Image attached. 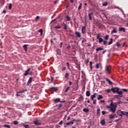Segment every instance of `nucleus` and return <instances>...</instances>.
<instances>
[{
  "instance_id": "1",
  "label": "nucleus",
  "mask_w": 128,
  "mask_h": 128,
  "mask_svg": "<svg viewBox=\"0 0 128 128\" xmlns=\"http://www.w3.org/2000/svg\"><path fill=\"white\" fill-rule=\"evenodd\" d=\"M116 106H118V103H114V102H112V100H111L110 106L108 105L106 106V108H110L109 112H112V114H114V112H116Z\"/></svg>"
},
{
  "instance_id": "2",
  "label": "nucleus",
  "mask_w": 128,
  "mask_h": 128,
  "mask_svg": "<svg viewBox=\"0 0 128 128\" xmlns=\"http://www.w3.org/2000/svg\"><path fill=\"white\" fill-rule=\"evenodd\" d=\"M104 72L106 74L110 76L112 73V66L110 65H106L104 68Z\"/></svg>"
},
{
  "instance_id": "3",
  "label": "nucleus",
  "mask_w": 128,
  "mask_h": 128,
  "mask_svg": "<svg viewBox=\"0 0 128 128\" xmlns=\"http://www.w3.org/2000/svg\"><path fill=\"white\" fill-rule=\"evenodd\" d=\"M32 76V72L30 71V68H28L26 72L24 74V76H26L28 75Z\"/></svg>"
},
{
  "instance_id": "4",
  "label": "nucleus",
  "mask_w": 128,
  "mask_h": 128,
  "mask_svg": "<svg viewBox=\"0 0 128 128\" xmlns=\"http://www.w3.org/2000/svg\"><path fill=\"white\" fill-rule=\"evenodd\" d=\"M53 102L54 104H57L58 102H65L66 100L62 101L60 100V98H57L53 99Z\"/></svg>"
},
{
  "instance_id": "5",
  "label": "nucleus",
  "mask_w": 128,
  "mask_h": 128,
  "mask_svg": "<svg viewBox=\"0 0 128 128\" xmlns=\"http://www.w3.org/2000/svg\"><path fill=\"white\" fill-rule=\"evenodd\" d=\"M111 90L112 92H114V94H117L118 92V90H120V88H118V87H114L113 88H111Z\"/></svg>"
},
{
  "instance_id": "6",
  "label": "nucleus",
  "mask_w": 128,
  "mask_h": 128,
  "mask_svg": "<svg viewBox=\"0 0 128 128\" xmlns=\"http://www.w3.org/2000/svg\"><path fill=\"white\" fill-rule=\"evenodd\" d=\"M96 38L97 40H98L100 44L104 42V39H102V38H100V34H97Z\"/></svg>"
},
{
  "instance_id": "7",
  "label": "nucleus",
  "mask_w": 128,
  "mask_h": 128,
  "mask_svg": "<svg viewBox=\"0 0 128 128\" xmlns=\"http://www.w3.org/2000/svg\"><path fill=\"white\" fill-rule=\"evenodd\" d=\"M86 32V27L84 26H82V34H84Z\"/></svg>"
},
{
  "instance_id": "8",
  "label": "nucleus",
  "mask_w": 128,
  "mask_h": 128,
  "mask_svg": "<svg viewBox=\"0 0 128 128\" xmlns=\"http://www.w3.org/2000/svg\"><path fill=\"white\" fill-rule=\"evenodd\" d=\"M50 90L52 92H58V87H52Z\"/></svg>"
},
{
  "instance_id": "9",
  "label": "nucleus",
  "mask_w": 128,
  "mask_h": 128,
  "mask_svg": "<svg viewBox=\"0 0 128 128\" xmlns=\"http://www.w3.org/2000/svg\"><path fill=\"white\" fill-rule=\"evenodd\" d=\"M34 124H35V126H40V124H42V123L39 122L38 120L34 121Z\"/></svg>"
},
{
  "instance_id": "10",
  "label": "nucleus",
  "mask_w": 128,
  "mask_h": 128,
  "mask_svg": "<svg viewBox=\"0 0 128 128\" xmlns=\"http://www.w3.org/2000/svg\"><path fill=\"white\" fill-rule=\"evenodd\" d=\"M116 114H118V116H121L120 118H122V110H118L116 112Z\"/></svg>"
},
{
  "instance_id": "11",
  "label": "nucleus",
  "mask_w": 128,
  "mask_h": 128,
  "mask_svg": "<svg viewBox=\"0 0 128 128\" xmlns=\"http://www.w3.org/2000/svg\"><path fill=\"white\" fill-rule=\"evenodd\" d=\"M62 26L64 27V28H63L64 30H66V28H68V25H66V24H64V22H62Z\"/></svg>"
},
{
  "instance_id": "12",
  "label": "nucleus",
  "mask_w": 128,
  "mask_h": 128,
  "mask_svg": "<svg viewBox=\"0 0 128 128\" xmlns=\"http://www.w3.org/2000/svg\"><path fill=\"white\" fill-rule=\"evenodd\" d=\"M32 78L30 77L29 78V80H28V82H27L28 86H30V84H32Z\"/></svg>"
},
{
  "instance_id": "13",
  "label": "nucleus",
  "mask_w": 128,
  "mask_h": 128,
  "mask_svg": "<svg viewBox=\"0 0 128 128\" xmlns=\"http://www.w3.org/2000/svg\"><path fill=\"white\" fill-rule=\"evenodd\" d=\"M28 44H24L23 46V48L24 50H25L26 52H28Z\"/></svg>"
},
{
  "instance_id": "14",
  "label": "nucleus",
  "mask_w": 128,
  "mask_h": 128,
  "mask_svg": "<svg viewBox=\"0 0 128 128\" xmlns=\"http://www.w3.org/2000/svg\"><path fill=\"white\" fill-rule=\"evenodd\" d=\"M75 34H76V38H80V36H81L80 32H76Z\"/></svg>"
},
{
  "instance_id": "15",
  "label": "nucleus",
  "mask_w": 128,
  "mask_h": 128,
  "mask_svg": "<svg viewBox=\"0 0 128 128\" xmlns=\"http://www.w3.org/2000/svg\"><path fill=\"white\" fill-rule=\"evenodd\" d=\"M98 94L96 93H94V94L91 95L90 98L92 100H94V98H96V96Z\"/></svg>"
},
{
  "instance_id": "16",
  "label": "nucleus",
  "mask_w": 128,
  "mask_h": 128,
  "mask_svg": "<svg viewBox=\"0 0 128 128\" xmlns=\"http://www.w3.org/2000/svg\"><path fill=\"white\" fill-rule=\"evenodd\" d=\"M121 114H122V116H128V112H126L124 111H122L121 110Z\"/></svg>"
},
{
  "instance_id": "17",
  "label": "nucleus",
  "mask_w": 128,
  "mask_h": 128,
  "mask_svg": "<svg viewBox=\"0 0 128 128\" xmlns=\"http://www.w3.org/2000/svg\"><path fill=\"white\" fill-rule=\"evenodd\" d=\"M92 14H94V13H92V12H91L88 14V16L90 20H92Z\"/></svg>"
},
{
  "instance_id": "18",
  "label": "nucleus",
  "mask_w": 128,
  "mask_h": 128,
  "mask_svg": "<svg viewBox=\"0 0 128 128\" xmlns=\"http://www.w3.org/2000/svg\"><path fill=\"white\" fill-rule=\"evenodd\" d=\"M119 32H126V28H120Z\"/></svg>"
},
{
  "instance_id": "19",
  "label": "nucleus",
  "mask_w": 128,
  "mask_h": 128,
  "mask_svg": "<svg viewBox=\"0 0 128 128\" xmlns=\"http://www.w3.org/2000/svg\"><path fill=\"white\" fill-rule=\"evenodd\" d=\"M106 81L108 82V84H112V82L108 78H106Z\"/></svg>"
},
{
  "instance_id": "20",
  "label": "nucleus",
  "mask_w": 128,
  "mask_h": 128,
  "mask_svg": "<svg viewBox=\"0 0 128 128\" xmlns=\"http://www.w3.org/2000/svg\"><path fill=\"white\" fill-rule=\"evenodd\" d=\"M100 124H101L102 126L106 125V120H104V119H103L100 121Z\"/></svg>"
},
{
  "instance_id": "21",
  "label": "nucleus",
  "mask_w": 128,
  "mask_h": 128,
  "mask_svg": "<svg viewBox=\"0 0 128 128\" xmlns=\"http://www.w3.org/2000/svg\"><path fill=\"white\" fill-rule=\"evenodd\" d=\"M56 52V53L58 54V56H61L62 55V52H61L60 50L57 49Z\"/></svg>"
},
{
  "instance_id": "22",
  "label": "nucleus",
  "mask_w": 128,
  "mask_h": 128,
  "mask_svg": "<svg viewBox=\"0 0 128 128\" xmlns=\"http://www.w3.org/2000/svg\"><path fill=\"white\" fill-rule=\"evenodd\" d=\"M68 76H70V74L68 72L66 73L64 78L66 80H68Z\"/></svg>"
},
{
  "instance_id": "23",
  "label": "nucleus",
  "mask_w": 128,
  "mask_h": 128,
  "mask_svg": "<svg viewBox=\"0 0 128 128\" xmlns=\"http://www.w3.org/2000/svg\"><path fill=\"white\" fill-rule=\"evenodd\" d=\"M120 97L122 98V96H120V95H114V98H118V100H120Z\"/></svg>"
},
{
  "instance_id": "24",
  "label": "nucleus",
  "mask_w": 128,
  "mask_h": 128,
  "mask_svg": "<svg viewBox=\"0 0 128 128\" xmlns=\"http://www.w3.org/2000/svg\"><path fill=\"white\" fill-rule=\"evenodd\" d=\"M100 114V107H98L96 110V114Z\"/></svg>"
},
{
  "instance_id": "25",
  "label": "nucleus",
  "mask_w": 128,
  "mask_h": 128,
  "mask_svg": "<svg viewBox=\"0 0 128 128\" xmlns=\"http://www.w3.org/2000/svg\"><path fill=\"white\" fill-rule=\"evenodd\" d=\"M102 98H104V97L102 96V95H98V97L97 98L98 100H102Z\"/></svg>"
},
{
  "instance_id": "26",
  "label": "nucleus",
  "mask_w": 128,
  "mask_h": 128,
  "mask_svg": "<svg viewBox=\"0 0 128 128\" xmlns=\"http://www.w3.org/2000/svg\"><path fill=\"white\" fill-rule=\"evenodd\" d=\"M28 92V89H25L22 91H20L19 92H18V94H23L24 92Z\"/></svg>"
},
{
  "instance_id": "27",
  "label": "nucleus",
  "mask_w": 128,
  "mask_h": 128,
  "mask_svg": "<svg viewBox=\"0 0 128 128\" xmlns=\"http://www.w3.org/2000/svg\"><path fill=\"white\" fill-rule=\"evenodd\" d=\"M118 32V31H116V28H114L113 30L112 31L111 34H116Z\"/></svg>"
},
{
  "instance_id": "28",
  "label": "nucleus",
  "mask_w": 128,
  "mask_h": 128,
  "mask_svg": "<svg viewBox=\"0 0 128 128\" xmlns=\"http://www.w3.org/2000/svg\"><path fill=\"white\" fill-rule=\"evenodd\" d=\"M117 94H118V96H122V94H123V92L122 91V90H118V92H117Z\"/></svg>"
},
{
  "instance_id": "29",
  "label": "nucleus",
  "mask_w": 128,
  "mask_h": 128,
  "mask_svg": "<svg viewBox=\"0 0 128 128\" xmlns=\"http://www.w3.org/2000/svg\"><path fill=\"white\" fill-rule=\"evenodd\" d=\"M90 96V92L88 90L86 92V96Z\"/></svg>"
},
{
  "instance_id": "30",
  "label": "nucleus",
  "mask_w": 128,
  "mask_h": 128,
  "mask_svg": "<svg viewBox=\"0 0 128 128\" xmlns=\"http://www.w3.org/2000/svg\"><path fill=\"white\" fill-rule=\"evenodd\" d=\"M114 118V116L112 114H111L109 116V118H110V120H112V118Z\"/></svg>"
},
{
  "instance_id": "31",
  "label": "nucleus",
  "mask_w": 128,
  "mask_h": 128,
  "mask_svg": "<svg viewBox=\"0 0 128 128\" xmlns=\"http://www.w3.org/2000/svg\"><path fill=\"white\" fill-rule=\"evenodd\" d=\"M90 70H92V62H90Z\"/></svg>"
},
{
  "instance_id": "32",
  "label": "nucleus",
  "mask_w": 128,
  "mask_h": 128,
  "mask_svg": "<svg viewBox=\"0 0 128 128\" xmlns=\"http://www.w3.org/2000/svg\"><path fill=\"white\" fill-rule=\"evenodd\" d=\"M112 40H114V39H112V38L110 39V41L108 43V46H110V44H112Z\"/></svg>"
},
{
  "instance_id": "33",
  "label": "nucleus",
  "mask_w": 128,
  "mask_h": 128,
  "mask_svg": "<svg viewBox=\"0 0 128 128\" xmlns=\"http://www.w3.org/2000/svg\"><path fill=\"white\" fill-rule=\"evenodd\" d=\"M83 112H88V109L86 108H83Z\"/></svg>"
},
{
  "instance_id": "34",
  "label": "nucleus",
  "mask_w": 128,
  "mask_h": 128,
  "mask_svg": "<svg viewBox=\"0 0 128 128\" xmlns=\"http://www.w3.org/2000/svg\"><path fill=\"white\" fill-rule=\"evenodd\" d=\"M104 50V48H96V52H98L99 50Z\"/></svg>"
},
{
  "instance_id": "35",
  "label": "nucleus",
  "mask_w": 128,
  "mask_h": 128,
  "mask_svg": "<svg viewBox=\"0 0 128 128\" xmlns=\"http://www.w3.org/2000/svg\"><path fill=\"white\" fill-rule=\"evenodd\" d=\"M66 18L68 22H70V17L68 16H66Z\"/></svg>"
},
{
  "instance_id": "36",
  "label": "nucleus",
  "mask_w": 128,
  "mask_h": 128,
  "mask_svg": "<svg viewBox=\"0 0 128 128\" xmlns=\"http://www.w3.org/2000/svg\"><path fill=\"white\" fill-rule=\"evenodd\" d=\"M63 104H58V110H60V108H62V106Z\"/></svg>"
},
{
  "instance_id": "37",
  "label": "nucleus",
  "mask_w": 128,
  "mask_h": 128,
  "mask_svg": "<svg viewBox=\"0 0 128 128\" xmlns=\"http://www.w3.org/2000/svg\"><path fill=\"white\" fill-rule=\"evenodd\" d=\"M82 3L80 4L78 8V10H82Z\"/></svg>"
},
{
  "instance_id": "38",
  "label": "nucleus",
  "mask_w": 128,
  "mask_h": 128,
  "mask_svg": "<svg viewBox=\"0 0 128 128\" xmlns=\"http://www.w3.org/2000/svg\"><path fill=\"white\" fill-rule=\"evenodd\" d=\"M54 28L56 30H60V28H62V26H56L54 27Z\"/></svg>"
},
{
  "instance_id": "39",
  "label": "nucleus",
  "mask_w": 128,
  "mask_h": 128,
  "mask_svg": "<svg viewBox=\"0 0 128 128\" xmlns=\"http://www.w3.org/2000/svg\"><path fill=\"white\" fill-rule=\"evenodd\" d=\"M103 6H108V2H104L102 4Z\"/></svg>"
},
{
  "instance_id": "40",
  "label": "nucleus",
  "mask_w": 128,
  "mask_h": 128,
  "mask_svg": "<svg viewBox=\"0 0 128 128\" xmlns=\"http://www.w3.org/2000/svg\"><path fill=\"white\" fill-rule=\"evenodd\" d=\"M110 36H108V35L106 34L105 37H104V38L106 40H108V38H109Z\"/></svg>"
},
{
  "instance_id": "41",
  "label": "nucleus",
  "mask_w": 128,
  "mask_h": 128,
  "mask_svg": "<svg viewBox=\"0 0 128 128\" xmlns=\"http://www.w3.org/2000/svg\"><path fill=\"white\" fill-rule=\"evenodd\" d=\"M66 66H67V68H68V70H70V63L68 62H67L66 63Z\"/></svg>"
},
{
  "instance_id": "42",
  "label": "nucleus",
  "mask_w": 128,
  "mask_h": 128,
  "mask_svg": "<svg viewBox=\"0 0 128 128\" xmlns=\"http://www.w3.org/2000/svg\"><path fill=\"white\" fill-rule=\"evenodd\" d=\"M23 126H24L25 128H30V126L28 124H24Z\"/></svg>"
},
{
  "instance_id": "43",
  "label": "nucleus",
  "mask_w": 128,
  "mask_h": 128,
  "mask_svg": "<svg viewBox=\"0 0 128 128\" xmlns=\"http://www.w3.org/2000/svg\"><path fill=\"white\" fill-rule=\"evenodd\" d=\"M12 4H10L8 6L9 10H12Z\"/></svg>"
},
{
  "instance_id": "44",
  "label": "nucleus",
  "mask_w": 128,
  "mask_h": 128,
  "mask_svg": "<svg viewBox=\"0 0 128 128\" xmlns=\"http://www.w3.org/2000/svg\"><path fill=\"white\" fill-rule=\"evenodd\" d=\"M70 87L68 86V87L66 88V90L64 91V92H68V90H70Z\"/></svg>"
},
{
  "instance_id": "45",
  "label": "nucleus",
  "mask_w": 128,
  "mask_h": 128,
  "mask_svg": "<svg viewBox=\"0 0 128 128\" xmlns=\"http://www.w3.org/2000/svg\"><path fill=\"white\" fill-rule=\"evenodd\" d=\"M4 128H10V126L8 125V124H4Z\"/></svg>"
},
{
  "instance_id": "46",
  "label": "nucleus",
  "mask_w": 128,
  "mask_h": 128,
  "mask_svg": "<svg viewBox=\"0 0 128 128\" xmlns=\"http://www.w3.org/2000/svg\"><path fill=\"white\" fill-rule=\"evenodd\" d=\"M42 32H44V30H42V29H40L38 31L40 33V36H42Z\"/></svg>"
},
{
  "instance_id": "47",
  "label": "nucleus",
  "mask_w": 128,
  "mask_h": 128,
  "mask_svg": "<svg viewBox=\"0 0 128 128\" xmlns=\"http://www.w3.org/2000/svg\"><path fill=\"white\" fill-rule=\"evenodd\" d=\"M93 101V104H96V100L95 99H93V100H92Z\"/></svg>"
},
{
  "instance_id": "48",
  "label": "nucleus",
  "mask_w": 128,
  "mask_h": 128,
  "mask_svg": "<svg viewBox=\"0 0 128 128\" xmlns=\"http://www.w3.org/2000/svg\"><path fill=\"white\" fill-rule=\"evenodd\" d=\"M13 124H16V125L18 124V121H14L13 122Z\"/></svg>"
},
{
  "instance_id": "49",
  "label": "nucleus",
  "mask_w": 128,
  "mask_h": 128,
  "mask_svg": "<svg viewBox=\"0 0 128 128\" xmlns=\"http://www.w3.org/2000/svg\"><path fill=\"white\" fill-rule=\"evenodd\" d=\"M121 90H122L124 92H128V90H126V89L123 88V89H121Z\"/></svg>"
},
{
  "instance_id": "50",
  "label": "nucleus",
  "mask_w": 128,
  "mask_h": 128,
  "mask_svg": "<svg viewBox=\"0 0 128 128\" xmlns=\"http://www.w3.org/2000/svg\"><path fill=\"white\" fill-rule=\"evenodd\" d=\"M102 42H103V44L104 46H106V44L108 42H106V40H103Z\"/></svg>"
},
{
  "instance_id": "51",
  "label": "nucleus",
  "mask_w": 128,
  "mask_h": 128,
  "mask_svg": "<svg viewBox=\"0 0 128 128\" xmlns=\"http://www.w3.org/2000/svg\"><path fill=\"white\" fill-rule=\"evenodd\" d=\"M106 114V111H102V116H104Z\"/></svg>"
},
{
  "instance_id": "52",
  "label": "nucleus",
  "mask_w": 128,
  "mask_h": 128,
  "mask_svg": "<svg viewBox=\"0 0 128 128\" xmlns=\"http://www.w3.org/2000/svg\"><path fill=\"white\" fill-rule=\"evenodd\" d=\"M110 90H112V89H108L106 90V92H107L108 94H110Z\"/></svg>"
},
{
  "instance_id": "53",
  "label": "nucleus",
  "mask_w": 128,
  "mask_h": 128,
  "mask_svg": "<svg viewBox=\"0 0 128 128\" xmlns=\"http://www.w3.org/2000/svg\"><path fill=\"white\" fill-rule=\"evenodd\" d=\"M66 70V67L63 66L62 68V72H64V70Z\"/></svg>"
},
{
  "instance_id": "54",
  "label": "nucleus",
  "mask_w": 128,
  "mask_h": 128,
  "mask_svg": "<svg viewBox=\"0 0 128 128\" xmlns=\"http://www.w3.org/2000/svg\"><path fill=\"white\" fill-rule=\"evenodd\" d=\"M38 20H40V16H36V21Z\"/></svg>"
},
{
  "instance_id": "55",
  "label": "nucleus",
  "mask_w": 128,
  "mask_h": 128,
  "mask_svg": "<svg viewBox=\"0 0 128 128\" xmlns=\"http://www.w3.org/2000/svg\"><path fill=\"white\" fill-rule=\"evenodd\" d=\"M96 68H97L98 69L100 68V66H99V64H96Z\"/></svg>"
},
{
  "instance_id": "56",
  "label": "nucleus",
  "mask_w": 128,
  "mask_h": 128,
  "mask_svg": "<svg viewBox=\"0 0 128 128\" xmlns=\"http://www.w3.org/2000/svg\"><path fill=\"white\" fill-rule=\"evenodd\" d=\"M56 22V19H54V20H52L51 21V24H52V22Z\"/></svg>"
},
{
  "instance_id": "57",
  "label": "nucleus",
  "mask_w": 128,
  "mask_h": 128,
  "mask_svg": "<svg viewBox=\"0 0 128 128\" xmlns=\"http://www.w3.org/2000/svg\"><path fill=\"white\" fill-rule=\"evenodd\" d=\"M50 78H51V82H54V77H52V76H50Z\"/></svg>"
},
{
  "instance_id": "58",
  "label": "nucleus",
  "mask_w": 128,
  "mask_h": 128,
  "mask_svg": "<svg viewBox=\"0 0 128 128\" xmlns=\"http://www.w3.org/2000/svg\"><path fill=\"white\" fill-rule=\"evenodd\" d=\"M74 120H73L72 121L70 122V124H74Z\"/></svg>"
},
{
  "instance_id": "59",
  "label": "nucleus",
  "mask_w": 128,
  "mask_h": 128,
  "mask_svg": "<svg viewBox=\"0 0 128 128\" xmlns=\"http://www.w3.org/2000/svg\"><path fill=\"white\" fill-rule=\"evenodd\" d=\"M64 124V122H62V120H61V121L59 122L58 124Z\"/></svg>"
},
{
  "instance_id": "60",
  "label": "nucleus",
  "mask_w": 128,
  "mask_h": 128,
  "mask_svg": "<svg viewBox=\"0 0 128 128\" xmlns=\"http://www.w3.org/2000/svg\"><path fill=\"white\" fill-rule=\"evenodd\" d=\"M106 50H104L103 52H102V54H106Z\"/></svg>"
},
{
  "instance_id": "61",
  "label": "nucleus",
  "mask_w": 128,
  "mask_h": 128,
  "mask_svg": "<svg viewBox=\"0 0 128 128\" xmlns=\"http://www.w3.org/2000/svg\"><path fill=\"white\" fill-rule=\"evenodd\" d=\"M120 118H120L118 119V120H114V122H118V120H120Z\"/></svg>"
},
{
  "instance_id": "62",
  "label": "nucleus",
  "mask_w": 128,
  "mask_h": 128,
  "mask_svg": "<svg viewBox=\"0 0 128 128\" xmlns=\"http://www.w3.org/2000/svg\"><path fill=\"white\" fill-rule=\"evenodd\" d=\"M116 46H118V47L120 46V44L119 43H117V44H116Z\"/></svg>"
},
{
  "instance_id": "63",
  "label": "nucleus",
  "mask_w": 128,
  "mask_h": 128,
  "mask_svg": "<svg viewBox=\"0 0 128 128\" xmlns=\"http://www.w3.org/2000/svg\"><path fill=\"white\" fill-rule=\"evenodd\" d=\"M66 48H70V45H68V46H66Z\"/></svg>"
},
{
  "instance_id": "64",
  "label": "nucleus",
  "mask_w": 128,
  "mask_h": 128,
  "mask_svg": "<svg viewBox=\"0 0 128 128\" xmlns=\"http://www.w3.org/2000/svg\"><path fill=\"white\" fill-rule=\"evenodd\" d=\"M100 102H101V103L104 102V100H100Z\"/></svg>"
}]
</instances>
